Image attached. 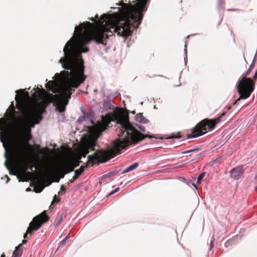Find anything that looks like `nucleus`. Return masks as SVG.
I'll return each instance as SVG.
<instances>
[{"mask_svg": "<svg viewBox=\"0 0 257 257\" xmlns=\"http://www.w3.org/2000/svg\"><path fill=\"white\" fill-rule=\"evenodd\" d=\"M244 170L242 166H238L232 169L230 171V177L234 180H238L243 174Z\"/></svg>", "mask_w": 257, "mask_h": 257, "instance_id": "9", "label": "nucleus"}, {"mask_svg": "<svg viewBox=\"0 0 257 257\" xmlns=\"http://www.w3.org/2000/svg\"><path fill=\"white\" fill-rule=\"evenodd\" d=\"M59 166L64 172H65L66 174L73 171L74 170V166H73V164L67 162L59 165Z\"/></svg>", "mask_w": 257, "mask_h": 257, "instance_id": "11", "label": "nucleus"}, {"mask_svg": "<svg viewBox=\"0 0 257 257\" xmlns=\"http://www.w3.org/2000/svg\"><path fill=\"white\" fill-rule=\"evenodd\" d=\"M62 219H63V216H62V215H60V216H58V217L57 218V223L56 224V225H59L61 221H62Z\"/></svg>", "mask_w": 257, "mask_h": 257, "instance_id": "18", "label": "nucleus"}, {"mask_svg": "<svg viewBox=\"0 0 257 257\" xmlns=\"http://www.w3.org/2000/svg\"><path fill=\"white\" fill-rule=\"evenodd\" d=\"M75 180H73V177L72 179H71L69 181L68 184L73 183Z\"/></svg>", "mask_w": 257, "mask_h": 257, "instance_id": "27", "label": "nucleus"}, {"mask_svg": "<svg viewBox=\"0 0 257 257\" xmlns=\"http://www.w3.org/2000/svg\"><path fill=\"white\" fill-rule=\"evenodd\" d=\"M180 138V137H178L177 136H175V137H169L168 139H172V138Z\"/></svg>", "mask_w": 257, "mask_h": 257, "instance_id": "32", "label": "nucleus"}, {"mask_svg": "<svg viewBox=\"0 0 257 257\" xmlns=\"http://www.w3.org/2000/svg\"><path fill=\"white\" fill-rule=\"evenodd\" d=\"M205 172H203L198 176V179H197V183H199V184L201 183L202 179L205 176Z\"/></svg>", "mask_w": 257, "mask_h": 257, "instance_id": "17", "label": "nucleus"}, {"mask_svg": "<svg viewBox=\"0 0 257 257\" xmlns=\"http://www.w3.org/2000/svg\"><path fill=\"white\" fill-rule=\"evenodd\" d=\"M89 153L88 151L85 149L84 147L83 146L80 150V155L83 157H85L87 154Z\"/></svg>", "mask_w": 257, "mask_h": 257, "instance_id": "16", "label": "nucleus"}, {"mask_svg": "<svg viewBox=\"0 0 257 257\" xmlns=\"http://www.w3.org/2000/svg\"><path fill=\"white\" fill-rule=\"evenodd\" d=\"M119 188H117L115 189H114V190L115 191V192H116L119 190Z\"/></svg>", "mask_w": 257, "mask_h": 257, "instance_id": "34", "label": "nucleus"}, {"mask_svg": "<svg viewBox=\"0 0 257 257\" xmlns=\"http://www.w3.org/2000/svg\"><path fill=\"white\" fill-rule=\"evenodd\" d=\"M22 246V244H20L16 247L13 254V257H21L23 254V250L20 248Z\"/></svg>", "mask_w": 257, "mask_h": 257, "instance_id": "13", "label": "nucleus"}, {"mask_svg": "<svg viewBox=\"0 0 257 257\" xmlns=\"http://www.w3.org/2000/svg\"><path fill=\"white\" fill-rule=\"evenodd\" d=\"M104 15H102L100 20L97 16L96 19H91L95 24L90 22L83 23L75 27L74 33L77 43L79 45V51L75 46V42L71 40L67 42L64 48V57L60 59L63 68L70 71H62L58 74L64 80L59 88H56L53 81H49L47 84L46 87L49 90L54 93H60L48 94L50 101L54 103L59 112L65 111L68 100L75 90L74 88H77L86 79L83 60L81 56V53L88 51V48L84 47V45L91 40H94L97 44L106 45L105 41L108 38L106 33L109 32L112 33L111 29L118 34L116 29L111 26V22L103 18Z\"/></svg>", "mask_w": 257, "mask_h": 257, "instance_id": "1", "label": "nucleus"}, {"mask_svg": "<svg viewBox=\"0 0 257 257\" xmlns=\"http://www.w3.org/2000/svg\"><path fill=\"white\" fill-rule=\"evenodd\" d=\"M2 119H3V118H1V119H0V121H1V120H2Z\"/></svg>", "mask_w": 257, "mask_h": 257, "instance_id": "45", "label": "nucleus"}, {"mask_svg": "<svg viewBox=\"0 0 257 257\" xmlns=\"http://www.w3.org/2000/svg\"><path fill=\"white\" fill-rule=\"evenodd\" d=\"M17 108H18V109H20V108L19 106H17Z\"/></svg>", "mask_w": 257, "mask_h": 257, "instance_id": "43", "label": "nucleus"}, {"mask_svg": "<svg viewBox=\"0 0 257 257\" xmlns=\"http://www.w3.org/2000/svg\"><path fill=\"white\" fill-rule=\"evenodd\" d=\"M37 91H36V92L38 93L39 96H40L41 95V93H42V92L44 93H46L45 90L43 89H41L39 88H37Z\"/></svg>", "mask_w": 257, "mask_h": 257, "instance_id": "19", "label": "nucleus"}, {"mask_svg": "<svg viewBox=\"0 0 257 257\" xmlns=\"http://www.w3.org/2000/svg\"><path fill=\"white\" fill-rule=\"evenodd\" d=\"M83 146L85 149H87L89 152L90 150L94 151V147L96 146V141L92 138H88L83 143Z\"/></svg>", "mask_w": 257, "mask_h": 257, "instance_id": "10", "label": "nucleus"}, {"mask_svg": "<svg viewBox=\"0 0 257 257\" xmlns=\"http://www.w3.org/2000/svg\"><path fill=\"white\" fill-rule=\"evenodd\" d=\"M18 96L16 95V100L17 103L18 102Z\"/></svg>", "mask_w": 257, "mask_h": 257, "instance_id": "36", "label": "nucleus"}, {"mask_svg": "<svg viewBox=\"0 0 257 257\" xmlns=\"http://www.w3.org/2000/svg\"><path fill=\"white\" fill-rule=\"evenodd\" d=\"M114 117L117 123L120 124V127L117 131L118 138L114 141L112 148L106 151L100 150L92 155H89L86 165L81 166L78 170L75 171L73 180L78 178L84 172V168L88 166V163H91L92 166L97 162H105L120 154L121 150L131 145H136L146 138H154L153 136L143 135L136 129L130 123L127 115L119 112L115 114Z\"/></svg>", "mask_w": 257, "mask_h": 257, "instance_id": "3", "label": "nucleus"}, {"mask_svg": "<svg viewBox=\"0 0 257 257\" xmlns=\"http://www.w3.org/2000/svg\"><path fill=\"white\" fill-rule=\"evenodd\" d=\"M139 166V164L138 163H134L131 165L127 168H126L123 171V173H126L128 172L132 171L136 169Z\"/></svg>", "mask_w": 257, "mask_h": 257, "instance_id": "15", "label": "nucleus"}, {"mask_svg": "<svg viewBox=\"0 0 257 257\" xmlns=\"http://www.w3.org/2000/svg\"><path fill=\"white\" fill-rule=\"evenodd\" d=\"M21 98H23V94H21Z\"/></svg>", "mask_w": 257, "mask_h": 257, "instance_id": "38", "label": "nucleus"}, {"mask_svg": "<svg viewBox=\"0 0 257 257\" xmlns=\"http://www.w3.org/2000/svg\"><path fill=\"white\" fill-rule=\"evenodd\" d=\"M256 78H257V72L256 71L255 72V73L253 76V79H256Z\"/></svg>", "mask_w": 257, "mask_h": 257, "instance_id": "31", "label": "nucleus"}, {"mask_svg": "<svg viewBox=\"0 0 257 257\" xmlns=\"http://www.w3.org/2000/svg\"><path fill=\"white\" fill-rule=\"evenodd\" d=\"M116 193L115 191L113 190V191H112L109 194V196L114 194Z\"/></svg>", "mask_w": 257, "mask_h": 257, "instance_id": "30", "label": "nucleus"}, {"mask_svg": "<svg viewBox=\"0 0 257 257\" xmlns=\"http://www.w3.org/2000/svg\"><path fill=\"white\" fill-rule=\"evenodd\" d=\"M50 171L53 173H58L60 175V178H64L65 175L66 174L65 172H64L59 166L51 168Z\"/></svg>", "mask_w": 257, "mask_h": 257, "instance_id": "12", "label": "nucleus"}, {"mask_svg": "<svg viewBox=\"0 0 257 257\" xmlns=\"http://www.w3.org/2000/svg\"><path fill=\"white\" fill-rule=\"evenodd\" d=\"M198 149H192V150L184 151V152H183V154H187V153H190V152H194V151H198Z\"/></svg>", "mask_w": 257, "mask_h": 257, "instance_id": "21", "label": "nucleus"}, {"mask_svg": "<svg viewBox=\"0 0 257 257\" xmlns=\"http://www.w3.org/2000/svg\"><path fill=\"white\" fill-rule=\"evenodd\" d=\"M27 242V240L25 239H23L22 241L23 243H26Z\"/></svg>", "mask_w": 257, "mask_h": 257, "instance_id": "33", "label": "nucleus"}, {"mask_svg": "<svg viewBox=\"0 0 257 257\" xmlns=\"http://www.w3.org/2000/svg\"><path fill=\"white\" fill-rule=\"evenodd\" d=\"M1 257H5V255L4 253H3Z\"/></svg>", "mask_w": 257, "mask_h": 257, "instance_id": "37", "label": "nucleus"}, {"mask_svg": "<svg viewBox=\"0 0 257 257\" xmlns=\"http://www.w3.org/2000/svg\"><path fill=\"white\" fill-rule=\"evenodd\" d=\"M255 179L257 180V174L255 176Z\"/></svg>", "mask_w": 257, "mask_h": 257, "instance_id": "39", "label": "nucleus"}, {"mask_svg": "<svg viewBox=\"0 0 257 257\" xmlns=\"http://www.w3.org/2000/svg\"><path fill=\"white\" fill-rule=\"evenodd\" d=\"M139 128L140 131L142 132H144L145 131V127L143 126H140Z\"/></svg>", "mask_w": 257, "mask_h": 257, "instance_id": "24", "label": "nucleus"}, {"mask_svg": "<svg viewBox=\"0 0 257 257\" xmlns=\"http://www.w3.org/2000/svg\"><path fill=\"white\" fill-rule=\"evenodd\" d=\"M251 69L249 68L245 76L243 77L238 82L237 86V92L239 94V98L235 100L234 104H236L240 99L248 98L254 89L255 83L250 78H247L246 76L249 73Z\"/></svg>", "mask_w": 257, "mask_h": 257, "instance_id": "6", "label": "nucleus"}, {"mask_svg": "<svg viewBox=\"0 0 257 257\" xmlns=\"http://www.w3.org/2000/svg\"><path fill=\"white\" fill-rule=\"evenodd\" d=\"M59 201H60V199L57 197L56 195H55L53 198V201L51 203L50 207L52 205V204L53 202L57 203V202H59Z\"/></svg>", "mask_w": 257, "mask_h": 257, "instance_id": "20", "label": "nucleus"}, {"mask_svg": "<svg viewBox=\"0 0 257 257\" xmlns=\"http://www.w3.org/2000/svg\"><path fill=\"white\" fill-rule=\"evenodd\" d=\"M45 106L42 102L37 103L28 111L25 113V120L23 123L25 126L21 128V140L17 141H9V149L6 148L5 165L11 174L23 177V181H28L33 175V173L27 172L28 169L33 171L34 166H30L28 163V149L33 150V146L29 144L31 140L30 127L40 122L42 119ZM4 146L6 147L5 144Z\"/></svg>", "mask_w": 257, "mask_h": 257, "instance_id": "2", "label": "nucleus"}, {"mask_svg": "<svg viewBox=\"0 0 257 257\" xmlns=\"http://www.w3.org/2000/svg\"><path fill=\"white\" fill-rule=\"evenodd\" d=\"M49 220V217L46 213V211H44L39 215L34 217L30 222L27 232L24 235V238H26L28 233L31 234L33 231L39 229L44 223L47 222Z\"/></svg>", "mask_w": 257, "mask_h": 257, "instance_id": "7", "label": "nucleus"}, {"mask_svg": "<svg viewBox=\"0 0 257 257\" xmlns=\"http://www.w3.org/2000/svg\"><path fill=\"white\" fill-rule=\"evenodd\" d=\"M19 91H21L22 93H23L24 90H23L21 89V90H20L17 91V93H18V92H19Z\"/></svg>", "mask_w": 257, "mask_h": 257, "instance_id": "35", "label": "nucleus"}, {"mask_svg": "<svg viewBox=\"0 0 257 257\" xmlns=\"http://www.w3.org/2000/svg\"><path fill=\"white\" fill-rule=\"evenodd\" d=\"M79 165V162H77L74 165H73V166H74V168L78 166Z\"/></svg>", "mask_w": 257, "mask_h": 257, "instance_id": "28", "label": "nucleus"}, {"mask_svg": "<svg viewBox=\"0 0 257 257\" xmlns=\"http://www.w3.org/2000/svg\"><path fill=\"white\" fill-rule=\"evenodd\" d=\"M1 141L3 142V138H1Z\"/></svg>", "mask_w": 257, "mask_h": 257, "instance_id": "40", "label": "nucleus"}, {"mask_svg": "<svg viewBox=\"0 0 257 257\" xmlns=\"http://www.w3.org/2000/svg\"><path fill=\"white\" fill-rule=\"evenodd\" d=\"M225 113H223L220 116L213 119L208 118L203 119L196 124L191 134L187 135V138L198 137L205 134L208 131L213 130L215 125L221 121Z\"/></svg>", "mask_w": 257, "mask_h": 257, "instance_id": "5", "label": "nucleus"}, {"mask_svg": "<svg viewBox=\"0 0 257 257\" xmlns=\"http://www.w3.org/2000/svg\"><path fill=\"white\" fill-rule=\"evenodd\" d=\"M255 190L257 191V186L255 188Z\"/></svg>", "mask_w": 257, "mask_h": 257, "instance_id": "44", "label": "nucleus"}, {"mask_svg": "<svg viewBox=\"0 0 257 257\" xmlns=\"http://www.w3.org/2000/svg\"><path fill=\"white\" fill-rule=\"evenodd\" d=\"M61 190L63 191H65V187L64 186V185H62L61 187Z\"/></svg>", "mask_w": 257, "mask_h": 257, "instance_id": "26", "label": "nucleus"}, {"mask_svg": "<svg viewBox=\"0 0 257 257\" xmlns=\"http://www.w3.org/2000/svg\"><path fill=\"white\" fill-rule=\"evenodd\" d=\"M67 236H66L65 238H64L61 242H60V245L64 244L66 242V240L67 239Z\"/></svg>", "mask_w": 257, "mask_h": 257, "instance_id": "22", "label": "nucleus"}, {"mask_svg": "<svg viewBox=\"0 0 257 257\" xmlns=\"http://www.w3.org/2000/svg\"><path fill=\"white\" fill-rule=\"evenodd\" d=\"M15 113H16V111L15 110V108H14V106L13 105L12 111H11V115L14 116L15 115Z\"/></svg>", "mask_w": 257, "mask_h": 257, "instance_id": "23", "label": "nucleus"}, {"mask_svg": "<svg viewBox=\"0 0 257 257\" xmlns=\"http://www.w3.org/2000/svg\"><path fill=\"white\" fill-rule=\"evenodd\" d=\"M17 108H18V109H20V108L19 106H17Z\"/></svg>", "mask_w": 257, "mask_h": 257, "instance_id": "42", "label": "nucleus"}, {"mask_svg": "<svg viewBox=\"0 0 257 257\" xmlns=\"http://www.w3.org/2000/svg\"><path fill=\"white\" fill-rule=\"evenodd\" d=\"M213 245V241L212 240L210 242V249H211Z\"/></svg>", "mask_w": 257, "mask_h": 257, "instance_id": "29", "label": "nucleus"}, {"mask_svg": "<svg viewBox=\"0 0 257 257\" xmlns=\"http://www.w3.org/2000/svg\"><path fill=\"white\" fill-rule=\"evenodd\" d=\"M224 3L223 0H218V4L219 5H222Z\"/></svg>", "mask_w": 257, "mask_h": 257, "instance_id": "25", "label": "nucleus"}, {"mask_svg": "<svg viewBox=\"0 0 257 257\" xmlns=\"http://www.w3.org/2000/svg\"><path fill=\"white\" fill-rule=\"evenodd\" d=\"M110 122V119L109 117L102 116L101 121H98L94 127L97 131L101 132L107 128Z\"/></svg>", "mask_w": 257, "mask_h": 257, "instance_id": "8", "label": "nucleus"}, {"mask_svg": "<svg viewBox=\"0 0 257 257\" xmlns=\"http://www.w3.org/2000/svg\"><path fill=\"white\" fill-rule=\"evenodd\" d=\"M136 120L141 123H147L148 122L147 119L145 118L141 113L137 114L136 116Z\"/></svg>", "mask_w": 257, "mask_h": 257, "instance_id": "14", "label": "nucleus"}, {"mask_svg": "<svg viewBox=\"0 0 257 257\" xmlns=\"http://www.w3.org/2000/svg\"><path fill=\"white\" fill-rule=\"evenodd\" d=\"M136 1V4L134 5L121 1L116 4L121 7L118 8V13L103 16L105 20L111 22V26L116 29L118 36L127 37L132 35L133 30L137 29L142 23L143 13L147 11L148 0Z\"/></svg>", "mask_w": 257, "mask_h": 257, "instance_id": "4", "label": "nucleus"}, {"mask_svg": "<svg viewBox=\"0 0 257 257\" xmlns=\"http://www.w3.org/2000/svg\"><path fill=\"white\" fill-rule=\"evenodd\" d=\"M17 108H18V109H20V108L19 106H17Z\"/></svg>", "mask_w": 257, "mask_h": 257, "instance_id": "41", "label": "nucleus"}]
</instances>
